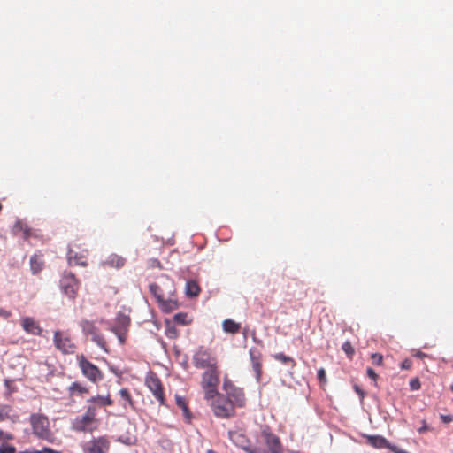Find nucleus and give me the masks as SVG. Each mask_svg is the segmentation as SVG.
Here are the masks:
<instances>
[{"label": "nucleus", "mask_w": 453, "mask_h": 453, "mask_svg": "<svg viewBox=\"0 0 453 453\" xmlns=\"http://www.w3.org/2000/svg\"><path fill=\"white\" fill-rule=\"evenodd\" d=\"M149 288L163 311L171 312L179 307L174 298V283L170 278L162 277L159 282L151 283Z\"/></svg>", "instance_id": "1"}, {"label": "nucleus", "mask_w": 453, "mask_h": 453, "mask_svg": "<svg viewBox=\"0 0 453 453\" xmlns=\"http://www.w3.org/2000/svg\"><path fill=\"white\" fill-rule=\"evenodd\" d=\"M99 424L96 407L89 405L82 415H79L72 420L71 428L78 433H93L98 428Z\"/></svg>", "instance_id": "2"}, {"label": "nucleus", "mask_w": 453, "mask_h": 453, "mask_svg": "<svg viewBox=\"0 0 453 453\" xmlns=\"http://www.w3.org/2000/svg\"><path fill=\"white\" fill-rule=\"evenodd\" d=\"M29 424L32 434L38 439L51 441L52 433L50 431L49 418L40 412H34L29 416Z\"/></svg>", "instance_id": "3"}, {"label": "nucleus", "mask_w": 453, "mask_h": 453, "mask_svg": "<svg viewBox=\"0 0 453 453\" xmlns=\"http://www.w3.org/2000/svg\"><path fill=\"white\" fill-rule=\"evenodd\" d=\"M220 372L219 367L206 369L202 374L201 387L204 391V398L209 401L218 395Z\"/></svg>", "instance_id": "4"}, {"label": "nucleus", "mask_w": 453, "mask_h": 453, "mask_svg": "<svg viewBox=\"0 0 453 453\" xmlns=\"http://www.w3.org/2000/svg\"><path fill=\"white\" fill-rule=\"evenodd\" d=\"M76 361L82 375L90 382L96 384L104 379L103 372L83 354L77 355Z\"/></svg>", "instance_id": "5"}, {"label": "nucleus", "mask_w": 453, "mask_h": 453, "mask_svg": "<svg viewBox=\"0 0 453 453\" xmlns=\"http://www.w3.org/2000/svg\"><path fill=\"white\" fill-rule=\"evenodd\" d=\"M211 407L215 416L220 418H229L235 415V409L226 396L218 393V395L211 399Z\"/></svg>", "instance_id": "6"}, {"label": "nucleus", "mask_w": 453, "mask_h": 453, "mask_svg": "<svg viewBox=\"0 0 453 453\" xmlns=\"http://www.w3.org/2000/svg\"><path fill=\"white\" fill-rule=\"evenodd\" d=\"M79 324L82 333L86 336H90L91 341L94 342L104 351H109L107 342L104 335L100 333L99 328L96 326L95 321L84 319H81Z\"/></svg>", "instance_id": "7"}, {"label": "nucleus", "mask_w": 453, "mask_h": 453, "mask_svg": "<svg viewBox=\"0 0 453 453\" xmlns=\"http://www.w3.org/2000/svg\"><path fill=\"white\" fill-rule=\"evenodd\" d=\"M193 365L199 369H211L218 367V360L210 349L200 347L193 356Z\"/></svg>", "instance_id": "8"}, {"label": "nucleus", "mask_w": 453, "mask_h": 453, "mask_svg": "<svg viewBox=\"0 0 453 453\" xmlns=\"http://www.w3.org/2000/svg\"><path fill=\"white\" fill-rule=\"evenodd\" d=\"M223 390L226 394V398L232 402L234 409L243 408L246 405V397L242 388L236 387L230 380L225 379L223 383Z\"/></svg>", "instance_id": "9"}, {"label": "nucleus", "mask_w": 453, "mask_h": 453, "mask_svg": "<svg viewBox=\"0 0 453 453\" xmlns=\"http://www.w3.org/2000/svg\"><path fill=\"white\" fill-rule=\"evenodd\" d=\"M54 346L65 355H72L76 351L77 346L67 332L56 330L53 335Z\"/></svg>", "instance_id": "10"}, {"label": "nucleus", "mask_w": 453, "mask_h": 453, "mask_svg": "<svg viewBox=\"0 0 453 453\" xmlns=\"http://www.w3.org/2000/svg\"><path fill=\"white\" fill-rule=\"evenodd\" d=\"M88 250L81 248V244L73 242L68 247L67 260L71 266H87Z\"/></svg>", "instance_id": "11"}, {"label": "nucleus", "mask_w": 453, "mask_h": 453, "mask_svg": "<svg viewBox=\"0 0 453 453\" xmlns=\"http://www.w3.org/2000/svg\"><path fill=\"white\" fill-rule=\"evenodd\" d=\"M145 385L152 393L160 405H165V390L161 380L155 372H149L145 378Z\"/></svg>", "instance_id": "12"}, {"label": "nucleus", "mask_w": 453, "mask_h": 453, "mask_svg": "<svg viewBox=\"0 0 453 453\" xmlns=\"http://www.w3.org/2000/svg\"><path fill=\"white\" fill-rule=\"evenodd\" d=\"M229 438L234 444L242 448L247 453H268L265 449L260 447H251L246 435L241 431H230Z\"/></svg>", "instance_id": "13"}, {"label": "nucleus", "mask_w": 453, "mask_h": 453, "mask_svg": "<svg viewBox=\"0 0 453 453\" xmlns=\"http://www.w3.org/2000/svg\"><path fill=\"white\" fill-rule=\"evenodd\" d=\"M111 441L107 436H99L88 441L82 446L85 453H107Z\"/></svg>", "instance_id": "14"}, {"label": "nucleus", "mask_w": 453, "mask_h": 453, "mask_svg": "<svg viewBox=\"0 0 453 453\" xmlns=\"http://www.w3.org/2000/svg\"><path fill=\"white\" fill-rule=\"evenodd\" d=\"M60 287L69 298L74 299L79 288V281L73 273H65L60 280Z\"/></svg>", "instance_id": "15"}, {"label": "nucleus", "mask_w": 453, "mask_h": 453, "mask_svg": "<svg viewBox=\"0 0 453 453\" xmlns=\"http://www.w3.org/2000/svg\"><path fill=\"white\" fill-rule=\"evenodd\" d=\"M264 442L266 444L268 453H280L281 451V443L279 437L267 430L261 433Z\"/></svg>", "instance_id": "16"}, {"label": "nucleus", "mask_w": 453, "mask_h": 453, "mask_svg": "<svg viewBox=\"0 0 453 453\" xmlns=\"http://www.w3.org/2000/svg\"><path fill=\"white\" fill-rule=\"evenodd\" d=\"M13 234L16 235L21 234L26 242H29L31 238H39V234L30 228L27 223L18 220L13 226Z\"/></svg>", "instance_id": "17"}, {"label": "nucleus", "mask_w": 453, "mask_h": 453, "mask_svg": "<svg viewBox=\"0 0 453 453\" xmlns=\"http://www.w3.org/2000/svg\"><path fill=\"white\" fill-rule=\"evenodd\" d=\"M20 325L23 330L29 334L39 336L42 333V328L39 322L32 317H23L20 320Z\"/></svg>", "instance_id": "18"}, {"label": "nucleus", "mask_w": 453, "mask_h": 453, "mask_svg": "<svg viewBox=\"0 0 453 453\" xmlns=\"http://www.w3.org/2000/svg\"><path fill=\"white\" fill-rule=\"evenodd\" d=\"M249 354L253 371L255 372L256 380L259 381L262 375V354L255 348H251Z\"/></svg>", "instance_id": "19"}, {"label": "nucleus", "mask_w": 453, "mask_h": 453, "mask_svg": "<svg viewBox=\"0 0 453 453\" xmlns=\"http://www.w3.org/2000/svg\"><path fill=\"white\" fill-rule=\"evenodd\" d=\"M67 391L69 396H80L83 397L84 395L89 393V389L88 387L84 386L81 382L74 381L71 383V385L67 388Z\"/></svg>", "instance_id": "20"}, {"label": "nucleus", "mask_w": 453, "mask_h": 453, "mask_svg": "<svg viewBox=\"0 0 453 453\" xmlns=\"http://www.w3.org/2000/svg\"><path fill=\"white\" fill-rule=\"evenodd\" d=\"M125 264H126V259L118 254H111L103 262V265L104 267H111V268H116V269L122 268L125 265Z\"/></svg>", "instance_id": "21"}, {"label": "nucleus", "mask_w": 453, "mask_h": 453, "mask_svg": "<svg viewBox=\"0 0 453 453\" xmlns=\"http://www.w3.org/2000/svg\"><path fill=\"white\" fill-rule=\"evenodd\" d=\"M12 407L9 404L0 403V422L10 420L13 423L17 422L19 416L17 414H12Z\"/></svg>", "instance_id": "22"}, {"label": "nucleus", "mask_w": 453, "mask_h": 453, "mask_svg": "<svg viewBox=\"0 0 453 453\" xmlns=\"http://www.w3.org/2000/svg\"><path fill=\"white\" fill-rule=\"evenodd\" d=\"M175 401L178 407H180L182 410V414L185 419L188 422H190L192 419V413L188 406L186 399L180 395H175Z\"/></svg>", "instance_id": "23"}, {"label": "nucleus", "mask_w": 453, "mask_h": 453, "mask_svg": "<svg viewBox=\"0 0 453 453\" xmlns=\"http://www.w3.org/2000/svg\"><path fill=\"white\" fill-rule=\"evenodd\" d=\"M119 394L121 399V404L124 409H127V407H130L132 409L134 408V402L127 388H121Z\"/></svg>", "instance_id": "24"}, {"label": "nucleus", "mask_w": 453, "mask_h": 453, "mask_svg": "<svg viewBox=\"0 0 453 453\" xmlns=\"http://www.w3.org/2000/svg\"><path fill=\"white\" fill-rule=\"evenodd\" d=\"M201 292V288L197 281L194 280H188L186 283L185 293L189 297H196Z\"/></svg>", "instance_id": "25"}, {"label": "nucleus", "mask_w": 453, "mask_h": 453, "mask_svg": "<svg viewBox=\"0 0 453 453\" xmlns=\"http://www.w3.org/2000/svg\"><path fill=\"white\" fill-rule=\"evenodd\" d=\"M223 330L226 333L235 334L241 329V325L231 319H226L222 323Z\"/></svg>", "instance_id": "26"}, {"label": "nucleus", "mask_w": 453, "mask_h": 453, "mask_svg": "<svg viewBox=\"0 0 453 453\" xmlns=\"http://www.w3.org/2000/svg\"><path fill=\"white\" fill-rule=\"evenodd\" d=\"M88 402L92 403H97L103 407L111 406L113 404V401L110 394H108L107 395H98L96 396H92L90 399L88 400Z\"/></svg>", "instance_id": "27"}, {"label": "nucleus", "mask_w": 453, "mask_h": 453, "mask_svg": "<svg viewBox=\"0 0 453 453\" xmlns=\"http://www.w3.org/2000/svg\"><path fill=\"white\" fill-rule=\"evenodd\" d=\"M44 265L43 260L37 255H34L30 258V269L33 274L40 273Z\"/></svg>", "instance_id": "28"}, {"label": "nucleus", "mask_w": 453, "mask_h": 453, "mask_svg": "<svg viewBox=\"0 0 453 453\" xmlns=\"http://www.w3.org/2000/svg\"><path fill=\"white\" fill-rule=\"evenodd\" d=\"M368 441L371 445L378 449L386 448L388 446L387 440L380 435L369 436Z\"/></svg>", "instance_id": "29"}, {"label": "nucleus", "mask_w": 453, "mask_h": 453, "mask_svg": "<svg viewBox=\"0 0 453 453\" xmlns=\"http://www.w3.org/2000/svg\"><path fill=\"white\" fill-rule=\"evenodd\" d=\"M130 325V319L127 316L120 314L117 317V325L113 327H119L123 331H127Z\"/></svg>", "instance_id": "30"}, {"label": "nucleus", "mask_w": 453, "mask_h": 453, "mask_svg": "<svg viewBox=\"0 0 453 453\" xmlns=\"http://www.w3.org/2000/svg\"><path fill=\"white\" fill-rule=\"evenodd\" d=\"M273 357L282 364H290L292 366L296 365L295 360L292 357L285 355L284 353H276L273 355Z\"/></svg>", "instance_id": "31"}, {"label": "nucleus", "mask_w": 453, "mask_h": 453, "mask_svg": "<svg viewBox=\"0 0 453 453\" xmlns=\"http://www.w3.org/2000/svg\"><path fill=\"white\" fill-rule=\"evenodd\" d=\"M342 349L345 352V354L347 355V357L349 358H352L353 355L355 354V350H354V348L352 347V344L350 343V342H349V341L345 342L342 344Z\"/></svg>", "instance_id": "32"}, {"label": "nucleus", "mask_w": 453, "mask_h": 453, "mask_svg": "<svg viewBox=\"0 0 453 453\" xmlns=\"http://www.w3.org/2000/svg\"><path fill=\"white\" fill-rule=\"evenodd\" d=\"M111 331L118 336L120 344H123L126 341V333L119 327H112Z\"/></svg>", "instance_id": "33"}, {"label": "nucleus", "mask_w": 453, "mask_h": 453, "mask_svg": "<svg viewBox=\"0 0 453 453\" xmlns=\"http://www.w3.org/2000/svg\"><path fill=\"white\" fill-rule=\"evenodd\" d=\"M0 453H16V448L8 443H2L0 445Z\"/></svg>", "instance_id": "34"}, {"label": "nucleus", "mask_w": 453, "mask_h": 453, "mask_svg": "<svg viewBox=\"0 0 453 453\" xmlns=\"http://www.w3.org/2000/svg\"><path fill=\"white\" fill-rule=\"evenodd\" d=\"M187 314L183 312H180L174 315L173 320L180 325H186L187 324Z\"/></svg>", "instance_id": "35"}, {"label": "nucleus", "mask_w": 453, "mask_h": 453, "mask_svg": "<svg viewBox=\"0 0 453 453\" xmlns=\"http://www.w3.org/2000/svg\"><path fill=\"white\" fill-rule=\"evenodd\" d=\"M371 359L373 365H382L383 364V356L380 353H372L371 356Z\"/></svg>", "instance_id": "36"}, {"label": "nucleus", "mask_w": 453, "mask_h": 453, "mask_svg": "<svg viewBox=\"0 0 453 453\" xmlns=\"http://www.w3.org/2000/svg\"><path fill=\"white\" fill-rule=\"evenodd\" d=\"M366 374L367 376L374 381L376 384V381L378 380V374L375 372V371L370 367L366 369Z\"/></svg>", "instance_id": "37"}, {"label": "nucleus", "mask_w": 453, "mask_h": 453, "mask_svg": "<svg viewBox=\"0 0 453 453\" xmlns=\"http://www.w3.org/2000/svg\"><path fill=\"white\" fill-rule=\"evenodd\" d=\"M13 380L10 379L4 380V386L7 388L9 394H12V392L16 391V388L12 387Z\"/></svg>", "instance_id": "38"}, {"label": "nucleus", "mask_w": 453, "mask_h": 453, "mask_svg": "<svg viewBox=\"0 0 453 453\" xmlns=\"http://www.w3.org/2000/svg\"><path fill=\"white\" fill-rule=\"evenodd\" d=\"M420 382L418 379H413L410 381V388L411 390H418L420 388Z\"/></svg>", "instance_id": "39"}, {"label": "nucleus", "mask_w": 453, "mask_h": 453, "mask_svg": "<svg viewBox=\"0 0 453 453\" xmlns=\"http://www.w3.org/2000/svg\"><path fill=\"white\" fill-rule=\"evenodd\" d=\"M318 379H319L320 383H325L326 382V371H325L324 368H320L318 371Z\"/></svg>", "instance_id": "40"}, {"label": "nucleus", "mask_w": 453, "mask_h": 453, "mask_svg": "<svg viewBox=\"0 0 453 453\" xmlns=\"http://www.w3.org/2000/svg\"><path fill=\"white\" fill-rule=\"evenodd\" d=\"M119 441L127 444V445H132L134 443L135 441V439L134 438H131V437H127L125 439H123L122 437H119Z\"/></svg>", "instance_id": "41"}, {"label": "nucleus", "mask_w": 453, "mask_h": 453, "mask_svg": "<svg viewBox=\"0 0 453 453\" xmlns=\"http://www.w3.org/2000/svg\"><path fill=\"white\" fill-rule=\"evenodd\" d=\"M12 316V311H7L4 308H0V317L4 319H9Z\"/></svg>", "instance_id": "42"}, {"label": "nucleus", "mask_w": 453, "mask_h": 453, "mask_svg": "<svg viewBox=\"0 0 453 453\" xmlns=\"http://www.w3.org/2000/svg\"><path fill=\"white\" fill-rule=\"evenodd\" d=\"M441 419L444 423H450V422H452L453 418H452V416H450V415H441Z\"/></svg>", "instance_id": "43"}, {"label": "nucleus", "mask_w": 453, "mask_h": 453, "mask_svg": "<svg viewBox=\"0 0 453 453\" xmlns=\"http://www.w3.org/2000/svg\"><path fill=\"white\" fill-rule=\"evenodd\" d=\"M411 362L408 359H405L404 361L402 362L401 368L402 369H409L411 367Z\"/></svg>", "instance_id": "44"}, {"label": "nucleus", "mask_w": 453, "mask_h": 453, "mask_svg": "<svg viewBox=\"0 0 453 453\" xmlns=\"http://www.w3.org/2000/svg\"><path fill=\"white\" fill-rule=\"evenodd\" d=\"M354 388H355V391H356V392H357V393L361 397H364L365 393H364V391H363V390H362L358 386H357V385H356V386L354 387Z\"/></svg>", "instance_id": "45"}, {"label": "nucleus", "mask_w": 453, "mask_h": 453, "mask_svg": "<svg viewBox=\"0 0 453 453\" xmlns=\"http://www.w3.org/2000/svg\"><path fill=\"white\" fill-rule=\"evenodd\" d=\"M426 430H427V426H426V424H424V426H421V427L418 429V433H419V434H423V433H425Z\"/></svg>", "instance_id": "46"}, {"label": "nucleus", "mask_w": 453, "mask_h": 453, "mask_svg": "<svg viewBox=\"0 0 453 453\" xmlns=\"http://www.w3.org/2000/svg\"><path fill=\"white\" fill-rule=\"evenodd\" d=\"M19 453H35V450H25V451H21Z\"/></svg>", "instance_id": "47"}, {"label": "nucleus", "mask_w": 453, "mask_h": 453, "mask_svg": "<svg viewBox=\"0 0 453 453\" xmlns=\"http://www.w3.org/2000/svg\"><path fill=\"white\" fill-rule=\"evenodd\" d=\"M424 356H425V354H423V353H421V352H418V357H424Z\"/></svg>", "instance_id": "48"}, {"label": "nucleus", "mask_w": 453, "mask_h": 453, "mask_svg": "<svg viewBox=\"0 0 453 453\" xmlns=\"http://www.w3.org/2000/svg\"><path fill=\"white\" fill-rule=\"evenodd\" d=\"M6 438H7V439H11V438H12V436H11V435H7V436H6Z\"/></svg>", "instance_id": "49"}, {"label": "nucleus", "mask_w": 453, "mask_h": 453, "mask_svg": "<svg viewBox=\"0 0 453 453\" xmlns=\"http://www.w3.org/2000/svg\"><path fill=\"white\" fill-rule=\"evenodd\" d=\"M209 453H215V452H213V451H210Z\"/></svg>", "instance_id": "50"}]
</instances>
